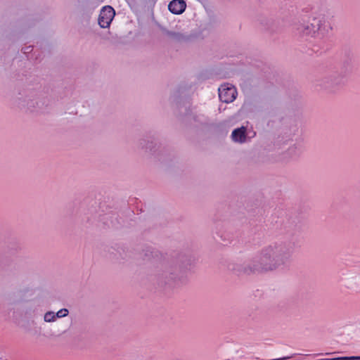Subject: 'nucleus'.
<instances>
[{"instance_id": "9", "label": "nucleus", "mask_w": 360, "mask_h": 360, "mask_svg": "<svg viewBox=\"0 0 360 360\" xmlns=\"http://www.w3.org/2000/svg\"><path fill=\"white\" fill-rule=\"evenodd\" d=\"M68 310L67 309H61L56 314V317L62 318L68 316Z\"/></svg>"}, {"instance_id": "6", "label": "nucleus", "mask_w": 360, "mask_h": 360, "mask_svg": "<svg viewBox=\"0 0 360 360\" xmlns=\"http://www.w3.org/2000/svg\"><path fill=\"white\" fill-rule=\"evenodd\" d=\"M181 271V268L180 265H168L166 267L165 274L166 276H169V278L172 280H175L179 273Z\"/></svg>"}, {"instance_id": "1", "label": "nucleus", "mask_w": 360, "mask_h": 360, "mask_svg": "<svg viewBox=\"0 0 360 360\" xmlns=\"http://www.w3.org/2000/svg\"><path fill=\"white\" fill-rule=\"evenodd\" d=\"M294 244L290 242L274 243L263 248L248 264L238 269L245 274H260L283 269L289 265L294 252Z\"/></svg>"}, {"instance_id": "10", "label": "nucleus", "mask_w": 360, "mask_h": 360, "mask_svg": "<svg viewBox=\"0 0 360 360\" xmlns=\"http://www.w3.org/2000/svg\"><path fill=\"white\" fill-rule=\"evenodd\" d=\"M351 359H360V356H344L332 359L331 360H351Z\"/></svg>"}, {"instance_id": "11", "label": "nucleus", "mask_w": 360, "mask_h": 360, "mask_svg": "<svg viewBox=\"0 0 360 360\" xmlns=\"http://www.w3.org/2000/svg\"><path fill=\"white\" fill-rule=\"evenodd\" d=\"M311 26L313 27V30H319L320 29V25L319 23L315 24L314 22H311Z\"/></svg>"}, {"instance_id": "2", "label": "nucleus", "mask_w": 360, "mask_h": 360, "mask_svg": "<svg viewBox=\"0 0 360 360\" xmlns=\"http://www.w3.org/2000/svg\"><path fill=\"white\" fill-rule=\"evenodd\" d=\"M115 11L112 7L110 6H104L99 14L98 17V24L103 28H106L109 27L111 23L114 16H115Z\"/></svg>"}, {"instance_id": "3", "label": "nucleus", "mask_w": 360, "mask_h": 360, "mask_svg": "<svg viewBox=\"0 0 360 360\" xmlns=\"http://www.w3.org/2000/svg\"><path fill=\"white\" fill-rule=\"evenodd\" d=\"M186 3L183 0H173L168 5V9L174 14H181L186 8Z\"/></svg>"}, {"instance_id": "5", "label": "nucleus", "mask_w": 360, "mask_h": 360, "mask_svg": "<svg viewBox=\"0 0 360 360\" xmlns=\"http://www.w3.org/2000/svg\"><path fill=\"white\" fill-rule=\"evenodd\" d=\"M218 94L221 101L231 103L236 98L238 91H218Z\"/></svg>"}, {"instance_id": "8", "label": "nucleus", "mask_w": 360, "mask_h": 360, "mask_svg": "<svg viewBox=\"0 0 360 360\" xmlns=\"http://www.w3.org/2000/svg\"><path fill=\"white\" fill-rule=\"evenodd\" d=\"M233 89L234 90H236V88L234 86L229 84H221L219 87H218L217 90L228 91V90H232Z\"/></svg>"}, {"instance_id": "7", "label": "nucleus", "mask_w": 360, "mask_h": 360, "mask_svg": "<svg viewBox=\"0 0 360 360\" xmlns=\"http://www.w3.org/2000/svg\"><path fill=\"white\" fill-rule=\"evenodd\" d=\"M56 316L53 311H48L44 314V319L46 322H52L56 320Z\"/></svg>"}, {"instance_id": "4", "label": "nucleus", "mask_w": 360, "mask_h": 360, "mask_svg": "<svg viewBox=\"0 0 360 360\" xmlns=\"http://www.w3.org/2000/svg\"><path fill=\"white\" fill-rule=\"evenodd\" d=\"M231 137L233 141L244 143L246 141V128L241 127L232 131Z\"/></svg>"}]
</instances>
